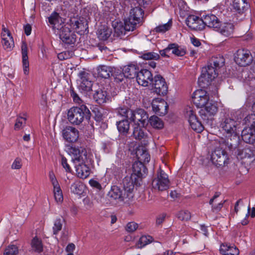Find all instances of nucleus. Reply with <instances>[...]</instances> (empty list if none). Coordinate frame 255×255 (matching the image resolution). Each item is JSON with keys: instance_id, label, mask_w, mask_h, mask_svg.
Masks as SVG:
<instances>
[{"instance_id": "1", "label": "nucleus", "mask_w": 255, "mask_h": 255, "mask_svg": "<svg viewBox=\"0 0 255 255\" xmlns=\"http://www.w3.org/2000/svg\"><path fill=\"white\" fill-rule=\"evenodd\" d=\"M68 152L72 156V160L75 164L77 176L82 179L87 178L90 174V169L87 165L88 158L86 150L82 148L71 147Z\"/></svg>"}, {"instance_id": "35", "label": "nucleus", "mask_w": 255, "mask_h": 255, "mask_svg": "<svg viewBox=\"0 0 255 255\" xmlns=\"http://www.w3.org/2000/svg\"><path fill=\"white\" fill-rule=\"evenodd\" d=\"M86 189L85 185L80 181H75L71 186L72 193L78 195H82Z\"/></svg>"}, {"instance_id": "36", "label": "nucleus", "mask_w": 255, "mask_h": 255, "mask_svg": "<svg viewBox=\"0 0 255 255\" xmlns=\"http://www.w3.org/2000/svg\"><path fill=\"white\" fill-rule=\"evenodd\" d=\"M97 72L99 77L107 79L110 77L112 68L106 65H100L97 68Z\"/></svg>"}, {"instance_id": "8", "label": "nucleus", "mask_w": 255, "mask_h": 255, "mask_svg": "<svg viewBox=\"0 0 255 255\" xmlns=\"http://www.w3.org/2000/svg\"><path fill=\"white\" fill-rule=\"evenodd\" d=\"M216 143V147L211 155V160L216 166H221L225 164L227 159L226 152L223 149L227 146V142L222 138Z\"/></svg>"}, {"instance_id": "44", "label": "nucleus", "mask_w": 255, "mask_h": 255, "mask_svg": "<svg viewBox=\"0 0 255 255\" xmlns=\"http://www.w3.org/2000/svg\"><path fill=\"white\" fill-rule=\"evenodd\" d=\"M152 238L150 236L141 237L136 245L137 248L141 249L152 242Z\"/></svg>"}, {"instance_id": "62", "label": "nucleus", "mask_w": 255, "mask_h": 255, "mask_svg": "<svg viewBox=\"0 0 255 255\" xmlns=\"http://www.w3.org/2000/svg\"><path fill=\"white\" fill-rule=\"evenodd\" d=\"M25 33L26 35H29L31 32V26L29 24H27L24 26Z\"/></svg>"}, {"instance_id": "59", "label": "nucleus", "mask_w": 255, "mask_h": 255, "mask_svg": "<svg viewBox=\"0 0 255 255\" xmlns=\"http://www.w3.org/2000/svg\"><path fill=\"white\" fill-rule=\"evenodd\" d=\"M159 53H160V54L162 57H170L171 53L170 52V49L169 48V45L167 47L164 49L163 50H160L159 51Z\"/></svg>"}, {"instance_id": "58", "label": "nucleus", "mask_w": 255, "mask_h": 255, "mask_svg": "<svg viewBox=\"0 0 255 255\" xmlns=\"http://www.w3.org/2000/svg\"><path fill=\"white\" fill-rule=\"evenodd\" d=\"M89 184L93 187L97 189H101V185L98 181L95 179H90L89 181Z\"/></svg>"}, {"instance_id": "32", "label": "nucleus", "mask_w": 255, "mask_h": 255, "mask_svg": "<svg viewBox=\"0 0 255 255\" xmlns=\"http://www.w3.org/2000/svg\"><path fill=\"white\" fill-rule=\"evenodd\" d=\"M227 5H232L233 9L241 13L248 6V3L245 0H225Z\"/></svg>"}, {"instance_id": "51", "label": "nucleus", "mask_w": 255, "mask_h": 255, "mask_svg": "<svg viewBox=\"0 0 255 255\" xmlns=\"http://www.w3.org/2000/svg\"><path fill=\"white\" fill-rule=\"evenodd\" d=\"M252 109L254 113L247 116L245 121L250 123L252 126H255V103L254 104Z\"/></svg>"}, {"instance_id": "10", "label": "nucleus", "mask_w": 255, "mask_h": 255, "mask_svg": "<svg viewBox=\"0 0 255 255\" xmlns=\"http://www.w3.org/2000/svg\"><path fill=\"white\" fill-rule=\"evenodd\" d=\"M185 117L188 119L192 129L198 133H200L203 130L204 127L198 120L195 112L192 108L188 107L186 108Z\"/></svg>"}, {"instance_id": "2", "label": "nucleus", "mask_w": 255, "mask_h": 255, "mask_svg": "<svg viewBox=\"0 0 255 255\" xmlns=\"http://www.w3.org/2000/svg\"><path fill=\"white\" fill-rule=\"evenodd\" d=\"M225 60L222 56L212 57L210 64L202 70L201 74L198 78L200 86L204 87L214 80L217 76L218 69L223 66Z\"/></svg>"}, {"instance_id": "50", "label": "nucleus", "mask_w": 255, "mask_h": 255, "mask_svg": "<svg viewBox=\"0 0 255 255\" xmlns=\"http://www.w3.org/2000/svg\"><path fill=\"white\" fill-rule=\"evenodd\" d=\"M73 55V52L70 51H66L59 53L58 58L60 60H64L71 58Z\"/></svg>"}, {"instance_id": "49", "label": "nucleus", "mask_w": 255, "mask_h": 255, "mask_svg": "<svg viewBox=\"0 0 255 255\" xmlns=\"http://www.w3.org/2000/svg\"><path fill=\"white\" fill-rule=\"evenodd\" d=\"M17 248L14 245H11L5 249L3 255H17Z\"/></svg>"}, {"instance_id": "53", "label": "nucleus", "mask_w": 255, "mask_h": 255, "mask_svg": "<svg viewBox=\"0 0 255 255\" xmlns=\"http://www.w3.org/2000/svg\"><path fill=\"white\" fill-rule=\"evenodd\" d=\"M61 163L62 166L64 168L66 172L68 173L71 172V168L69 164L67 163V159L64 156H62Z\"/></svg>"}, {"instance_id": "34", "label": "nucleus", "mask_w": 255, "mask_h": 255, "mask_svg": "<svg viewBox=\"0 0 255 255\" xmlns=\"http://www.w3.org/2000/svg\"><path fill=\"white\" fill-rule=\"evenodd\" d=\"M234 29V26L232 23H225L221 25L220 24L219 26V28H216L215 30L219 31L223 35L229 36L233 33Z\"/></svg>"}, {"instance_id": "24", "label": "nucleus", "mask_w": 255, "mask_h": 255, "mask_svg": "<svg viewBox=\"0 0 255 255\" xmlns=\"http://www.w3.org/2000/svg\"><path fill=\"white\" fill-rule=\"evenodd\" d=\"M136 77L138 84L143 87L147 86L153 80L151 72L147 69H142L138 72Z\"/></svg>"}, {"instance_id": "56", "label": "nucleus", "mask_w": 255, "mask_h": 255, "mask_svg": "<svg viewBox=\"0 0 255 255\" xmlns=\"http://www.w3.org/2000/svg\"><path fill=\"white\" fill-rule=\"evenodd\" d=\"M26 119L22 118H18L16 122L14 125L15 129L18 130L19 129L23 126V125L25 123Z\"/></svg>"}, {"instance_id": "27", "label": "nucleus", "mask_w": 255, "mask_h": 255, "mask_svg": "<svg viewBox=\"0 0 255 255\" xmlns=\"http://www.w3.org/2000/svg\"><path fill=\"white\" fill-rule=\"evenodd\" d=\"M203 22L204 24V27L207 26L209 27H212L215 30L216 28H219L220 25V21L216 15L209 13L202 16Z\"/></svg>"}, {"instance_id": "14", "label": "nucleus", "mask_w": 255, "mask_h": 255, "mask_svg": "<svg viewBox=\"0 0 255 255\" xmlns=\"http://www.w3.org/2000/svg\"><path fill=\"white\" fill-rule=\"evenodd\" d=\"M252 60L253 57L249 50L240 49L237 51L235 61L238 65L241 66H246L249 65Z\"/></svg>"}, {"instance_id": "22", "label": "nucleus", "mask_w": 255, "mask_h": 255, "mask_svg": "<svg viewBox=\"0 0 255 255\" xmlns=\"http://www.w3.org/2000/svg\"><path fill=\"white\" fill-rule=\"evenodd\" d=\"M245 123L250 127L246 128L242 130V139L247 143H253L255 142V126H252L248 122L245 121Z\"/></svg>"}, {"instance_id": "54", "label": "nucleus", "mask_w": 255, "mask_h": 255, "mask_svg": "<svg viewBox=\"0 0 255 255\" xmlns=\"http://www.w3.org/2000/svg\"><path fill=\"white\" fill-rule=\"evenodd\" d=\"M138 228L137 224L132 222L128 223L126 226V230L128 232H133Z\"/></svg>"}, {"instance_id": "57", "label": "nucleus", "mask_w": 255, "mask_h": 255, "mask_svg": "<svg viewBox=\"0 0 255 255\" xmlns=\"http://www.w3.org/2000/svg\"><path fill=\"white\" fill-rule=\"evenodd\" d=\"M71 95L73 99L74 102L75 103H77V104L81 105H83V101L81 99V98L79 97V96L76 93H74V92H72Z\"/></svg>"}, {"instance_id": "21", "label": "nucleus", "mask_w": 255, "mask_h": 255, "mask_svg": "<svg viewBox=\"0 0 255 255\" xmlns=\"http://www.w3.org/2000/svg\"><path fill=\"white\" fill-rule=\"evenodd\" d=\"M63 138L68 142H74L79 137V131L75 128L68 126L64 128L62 131Z\"/></svg>"}, {"instance_id": "60", "label": "nucleus", "mask_w": 255, "mask_h": 255, "mask_svg": "<svg viewBox=\"0 0 255 255\" xmlns=\"http://www.w3.org/2000/svg\"><path fill=\"white\" fill-rule=\"evenodd\" d=\"M165 216L166 215L164 214H162L158 215L157 217L156 220V225H161L164 221L165 218Z\"/></svg>"}, {"instance_id": "18", "label": "nucleus", "mask_w": 255, "mask_h": 255, "mask_svg": "<svg viewBox=\"0 0 255 255\" xmlns=\"http://www.w3.org/2000/svg\"><path fill=\"white\" fill-rule=\"evenodd\" d=\"M1 37L3 48L8 51H11L14 46V41L9 30L3 25L2 26Z\"/></svg>"}, {"instance_id": "43", "label": "nucleus", "mask_w": 255, "mask_h": 255, "mask_svg": "<svg viewBox=\"0 0 255 255\" xmlns=\"http://www.w3.org/2000/svg\"><path fill=\"white\" fill-rule=\"evenodd\" d=\"M172 26V20L171 19L165 24H160L157 26L154 29V31L158 33H164L167 31H168Z\"/></svg>"}, {"instance_id": "26", "label": "nucleus", "mask_w": 255, "mask_h": 255, "mask_svg": "<svg viewBox=\"0 0 255 255\" xmlns=\"http://www.w3.org/2000/svg\"><path fill=\"white\" fill-rule=\"evenodd\" d=\"M80 79L78 84V88L82 92H88L92 89V84L87 77V74L85 72L79 73Z\"/></svg>"}, {"instance_id": "7", "label": "nucleus", "mask_w": 255, "mask_h": 255, "mask_svg": "<svg viewBox=\"0 0 255 255\" xmlns=\"http://www.w3.org/2000/svg\"><path fill=\"white\" fill-rule=\"evenodd\" d=\"M143 10L138 6L130 9L129 16L125 21V29L126 31H133L136 28L143 18Z\"/></svg>"}, {"instance_id": "4", "label": "nucleus", "mask_w": 255, "mask_h": 255, "mask_svg": "<svg viewBox=\"0 0 255 255\" xmlns=\"http://www.w3.org/2000/svg\"><path fill=\"white\" fill-rule=\"evenodd\" d=\"M242 117L236 118L234 116L226 118L221 124V127L224 133L228 138H232L238 137L241 128Z\"/></svg>"}, {"instance_id": "33", "label": "nucleus", "mask_w": 255, "mask_h": 255, "mask_svg": "<svg viewBox=\"0 0 255 255\" xmlns=\"http://www.w3.org/2000/svg\"><path fill=\"white\" fill-rule=\"evenodd\" d=\"M220 194L216 193L214 196L210 199L209 204L211 205L212 211L214 213H218L223 207V204L225 201H221L218 202V198L219 197Z\"/></svg>"}, {"instance_id": "48", "label": "nucleus", "mask_w": 255, "mask_h": 255, "mask_svg": "<svg viewBox=\"0 0 255 255\" xmlns=\"http://www.w3.org/2000/svg\"><path fill=\"white\" fill-rule=\"evenodd\" d=\"M177 218L182 221H187L191 218L190 213L187 210H182L177 214Z\"/></svg>"}, {"instance_id": "31", "label": "nucleus", "mask_w": 255, "mask_h": 255, "mask_svg": "<svg viewBox=\"0 0 255 255\" xmlns=\"http://www.w3.org/2000/svg\"><path fill=\"white\" fill-rule=\"evenodd\" d=\"M49 23L52 25V28L54 30L55 33L59 31L63 26V21L61 17L57 13H53L48 18Z\"/></svg>"}, {"instance_id": "39", "label": "nucleus", "mask_w": 255, "mask_h": 255, "mask_svg": "<svg viewBox=\"0 0 255 255\" xmlns=\"http://www.w3.org/2000/svg\"><path fill=\"white\" fill-rule=\"evenodd\" d=\"M119 131L123 134L128 133L129 129V123L128 120H123L117 123Z\"/></svg>"}, {"instance_id": "16", "label": "nucleus", "mask_w": 255, "mask_h": 255, "mask_svg": "<svg viewBox=\"0 0 255 255\" xmlns=\"http://www.w3.org/2000/svg\"><path fill=\"white\" fill-rule=\"evenodd\" d=\"M192 101L197 107L201 108L210 101L209 94L204 90H197L193 94Z\"/></svg>"}, {"instance_id": "55", "label": "nucleus", "mask_w": 255, "mask_h": 255, "mask_svg": "<svg viewBox=\"0 0 255 255\" xmlns=\"http://www.w3.org/2000/svg\"><path fill=\"white\" fill-rule=\"evenodd\" d=\"M239 155L241 158H251L252 153L249 149H244L240 152Z\"/></svg>"}, {"instance_id": "52", "label": "nucleus", "mask_w": 255, "mask_h": 255, "mask_svg": "<svg viewBox=\"0 0 255 255\" xmlns=\"http://www.w3.org/2000/svg\"><path fill=\"white\" fill-rule=\"evenodd\" d=\"M22 160L19 157H16L12 162L11 168L12 169H19L22 167Z\"/></svg>"}, {"instance_id": "17", "label": "nucleus", "mask_w": 255, "mask_h": 255, "mask_svg": "<svg viewBox=\"0 0 255 255\" xmlns=\"http://www.w3.org/2000/svg\"><path fill=\"white\" fill-rule=\"evenodd\" d=\"M49 177L53 186L55 200L57 203L61 204L63 200V193L58 181L53 171L49 172Z\"/></svg>"}, {"instance_id": "15", "label": "nucleus", "mask_w": 255, "mask_h": 255, "mask_svg": "<svg viewBox=\"0 0 255 255\" xmlns=\"http://www.w3.org/2000/svg\"><path fill=\"white\" fill-rule=\"evenodd\" d=\"M153 91L159 95H165L168 91V87L165 79L160 75H158L152 80Z\"/></svg>"}, {"instance_id": "3", "label": "nucleus", "mask_w": 255, "mask_h": 255, "mask_svg": "<svg viewBox=\"0 0 255 255\" xmlns=\"http://www.w3.org/2000/svg\"><path fill=\"white\" fill-rule=\"evenodd\" d=\"M144 167L141 161H135L132 164V172L129 176H127L124 180V185L126 190L133 191L134 185L140 184L142 172Z\"/></svg>"}, {"instance_id": "23", "label": "nucleus", "mask_w": 255, "mask_h": 255, "mask_svg": "<svg viewBox=\"0 0 255 255\" xmlns=\"http://www.w3.org/2000/svg\"><path fill=\"white\" fill-rule=\"evenodd\" d=\"M202 17H199L190 15L186 19V22L187 25L191 29L196 30H201L204 28V24L203 22Z\"/></svg>"}, {"instance_id": "41", "label": "nucleus", "mask_w": 255, "mask_h": 255, "mask_svg": "<svg viewBox=\"0 0 255 255\" xmlns=\"http://www.w3.org/2000/svg\"><path fill=\"white\" fill-rule=\"evenodd\" d=\"M31 246L32 250L38 253H40L43 250V245L41 240L36 237L32 239Z\"/></svg>"}, {"instance_id": "12", "label": "nucleus", "mask_w": 255, "mask_h": 255, "mask_svg": "<svg viewBox=\"0 0 255 255\" xmlns=\"http://www.w3.org/2000/svg\"><path fill=\"white\" fill-rule=\"evenodd\" d=\"M71 28L69 23L64 24L57 31V34L59 35L63 42L67 44H72L75 41V35L71 30Z\"/></svg>"}, {"instance_id": "38", "label": "nucleus", "mask_w": 255, "mask_h": 255, "mask_svg": "<svg viewBox=\"0 0 255 255\" xmlns=\"http://www.w3.org/2000/svg\"><path fill=\"white\" fill-rule=\"evenodd\" d=\"M170 51H171L172 54L177 56H183L186 54V51L184 48L179 46L175 43L169 44Z\"/></svg>"}, {"instance_id": "37", "label": "nucleus", "mask_w": 255, "mask_h": 255, "mask_svg": "<svg viewBox=\"0 0 255 255\" xmlns=\"http://www.w3.org/2000/svg\"><path fill=\"white\" fill-rule=\"evenodd\" d=\"M148 123L154 128L161 129L164 126L162 121L155 116L150 117L148 120Z\"/></svg>"}, {"instance_id": "29", "label": "nucleus", "mask_w": 255, "mask_h": 255, "mask_svg": "<svg viewBox=\"0 0 255 255\" xmlns=\"http://www.w3.org/2000/svg\"><path fill=\"white\" fill-rule=\"evenodd\" d=\"M139 71L138 66L135 64H129L124 67L123 74L125 77L133 78L136 76Z\"/></svg>"}, {"instance_id": "11", "label": "nucleus", "mask_w": 255, "mask_h": 255, "mask_svg": "<svg viewBox=\"0 0 255 255\" xmlns=\"http://www.w3.org/2000/svg\"><path fill=\"white\" fill-rule=\"evenodd\" d=\"M199 111L200 116L203 120L207 121L212 119L218 112L217 103L210 101L201 108Z\"/></svg>"}, {"instance_id": "9", "label": "nucleus", "mask_w": 255, "mask_h": 255, "mask_svg": "<svg viewBox=\"0 0 255 255\" xmlns=\"http://www.w3.org/2000/svg\"><path fill=\"white\" fill-rule=\"evenodd\" d=\"M124 191L121 190L118 187H114L112 188L109 192V195L111 198V201L115 200L117 203H122L128 202L130 198H132L133 196L131 191L129 192L124 187Z\"/></svg>"}, {"instance_id": "30", "label": "nucleus", "mask_w": 255, "mask_h": 255, "mask_svg": "<svg viewBox=\"0 0 255 255\" xmlns=\"http://www.w3.org/2000/svg\"><path fill=\"white\" fill-rule=\"evenodd\" d=\"M220 253L223 255H239V250L234 245L223 244L220 246Z\"/></svg>"}, {"instance_id": "25", "label": "nucleus", "mask_w": 255, "mask_h": 255, "mask_svg": "<svg viewBox=\"0 0 255 255\" xmlns=\"http://www.w3.org/2000/svg\"><path fill=\"white\" fill-rule=\"evenodd\" d=\"M22 64L23 74L27 76L29 73V64L28 57V47L26 42L23 41L21 45Z\"/></svg>"}, {"instance_id": "64", "label": "nucleus", "mask_w": 255, "mask_h": 255, "mask_svg": "<svg viewBox=\"0 0 255 255\" xmlns=\"http://www.w3.org/2000/svg\"><path fill=\"white\" fill-rule=\"evenodd\" d=\"M176 253L173 252L172 251L167 250L163 253L162 255H175Z\"/></svg>"}, {"instance_id": "20", "label": "nucleus", "mask_w": 255, "mask_h": 255, "mask_svg": "<svg viewBox=\"0 0 255 255\" xmlns=\"http://www.w3.org/2000/svg\"><path fill=\"white\" fill-rule=\"evenodd\" d=\"M69 24L71 28L80 35L84 34L88 27L86 20L83 18L79 19L72 18L70 19Z\"/></svg>"}, {"instance_id": "45", "label": "nucleus", "mask_w": 255, "mask_h": 255, "mask_svg": "<svg viewBox=\"0 0 255 255\" xmlns=\"http://www.w3.org/2000/svg\"><path fill=\"white\" fill-rule=\"evenodd\" d=\"M140 57L146 60H157L159 59L160 56L159 55L155 52H146L144 53H143Z\"/></svg>"}, {"instance_id": "47", "label": "nucleus", "mask_w": 255, "mask_h": 255, "mask_svg": "<svg viewBox=\"0 0 255 255\" xmlns=\"http://www.w3.org/2000/svg\"><path fill=\"white\" fill-rule=\"evenodd\" d=\"M63 220L60 218L56 219L54 222L53 232L54 235H57L62 228Z\"/></svg>"}, {"instance_id": "19", "label": "nucleus", "mask_w": 255, "mask_h": 255, "mask_svg": "<svg viewBox=\"0 0 255 255\" xmlns=\"http://www.w3.org/2000/svg\"><path fill=\"white\" fill-rule=\"evenodd\" d=\"M153 111L160 116H162L167 113V103L163 99L155 98L153 100L152 103Z\"/></svg>"}, {"instance_id": "46", "label": "nucleus", "mask_w": 255, "mask_h": 255, "mask_svg": "<svg viewBox=\"0 0 255 255\" xmlns=\"http://www.w3.org/2000/svg\"><path fill=\"white\" fill-rule=\"evenodd\" d=\"M136 156L139 160V161L148 163L150 160V156L146 151H143L141 153V151L138 150L136 152Z\"/></svg>"}, {"instance_id": "63", "label": "nucleus", "mask_w": 255, "mask_h": 255, "mask_svg": "<svg viewBox=\"0 0 255 255\" xmlns=\"http://www.w3.org/2000/svg\"><path fill=\"white\" fill-rule=\"evenodd\" d=\"M191 42L193 45L196 47L199 46L201 44L199 40L195 37H191Z\"/></svg>"}, {"instance_id": "5", "label": "nucleus", "mask_w": 255, "mask_h": 255, "mask_svg": "<svg viewBox=\"0 0 255 255\" xmlns=\"http://www.w3.org/2000/svg\"><path fill=\"white\" fill-rule=\"evenodd\" d=\"M90 116V111L85 105H81L80 107H73L70 108L67 113L69 122L76 125H80L84 119H89Z\"/></svg>"}, {"instance_id": "61", "label": "nucleus", "mask_w": 255, "mask_h": 255, "mask_svg": "<svg viewBox=\"0 0 255 255\" xmlns=\"http://www.w3.org/2000/svg\"><path fill=\"white\" fill-rule=\"evenodd\" d=\"M75 249V245L73 243L69 244L66 248V251L69 253H72Z\"/></svg>"}, {"instance_id": "28", "label": "nucleus", "mask_w": 255, "mask_h": 255, "mask_svg": "<svg viewBox=\"0 0 255 255\" xmlns=\"http://www.w3.org/2000/svg\"><path fill=\"white\" fill-rule=\"evenodd\" d=\"M95 101L100 105L106 103L110 101L111 97L104 89L97 90L93 95Z\"/></svg>"}, {"instance_id": "13", "label": "nucleus", "mask_w": 255, "mask_h": 255, "mask_svg": "<svg viewBox=\"0 0 255 255\" xmlns=\"http://www.w3.org/2000/svg\"><path fill=\"white\" fill-rule=\"evenodd\" d=\"M152 187L158 190L163 191L169 187V180L167 175L163 171L158 173L157 176L152 181Z\"/></svg>"}, {"instance_id": "6", "label": "nucleus", "mask_w": 255, "mask_h": 255, "mask_svg": "<svg viewBox=\"0 0 255 255\" xmlns=\"http://www.w3.org/2000/svg\"><path fill=\"white\" fill-rule=\"evenodd\" d=\"M123 112L127 118L133 122V126L146 127L147 125L148 116L144 110L141 109H138L135 111L124 110Z\"/></svg>"}, {"instance_id": "40", "label": "nucleus", "mask_w": 255, "mask_h": 255, "mask_svg": "<svg viewBox=\"0 0 255 255\" xmlns=\"http://www.w3.org/2000/svg\"><path fill=\"white\" fill-rule=\"evenodd\" d=\"M111 34V30L105 26L99 29L98 31V38L103 40H107Z\"/></svg>"}, {"instance_id": "42", "label": "nucleus", "mask_w": 255, "mask_h": 255, "mask_svg": "<svg viewBox=\"0 0 255 255\" xmlns=\"http://www.w3.org/2000/svg\"><path fill=\"white\" fill-rule=\"evenodd\" d=\"M133 135L136 139H141L145 136L143 128L145 127H141L140 126H133Z\"/></svg>"}]
</instances>
